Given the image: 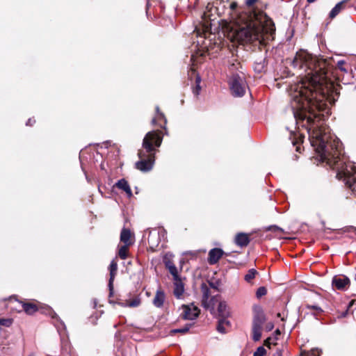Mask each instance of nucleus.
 <instances>
[{"label":"nucleus","instance_id":"nucleus-1","mask_svg":"<svg viewBox=\"0 0 356 356\" xmlns=\"http://www.w3.org/2000/svg\"><path fill=\"white\" fill-rule=\"evenodd\" d=\"M309 72L290 88L291 106L298 124L305 127L310 143L323 162L337 170V177L356 195V163L341 158V143L329 134L321 118L313 112L322 101L323 86L327 83V68H307Z\"/></svg>","mask_w":356,"mask_h":356},{"label":"nucleus","instance_id":"nucleus-2","mask_svg":"<svg viewBox=\"0 0 356 356\" xmlns=\"http://www.w3.org/2000/svg\"><path fill=\"white\" fill-rule=\"evenodd\" d=\"M236 23L239 27L233 32L231 39L243 45L259 47L264 44L268 35L275 32L274 24L263 13H243Z\"/></svg>","mask_w":356,"mask_h":356},{"label":"nucleus","instance_id":"nucleus-3","mask_svg":"<svg viewBox=\"0 0 356 356\" xmlns=\"http://www.w3.org/2000/svg\"><path fill=\"white\" fill-rule=\"evenodd\" d=\"M163 140L161 132L152 131L148 132L143 141L144 150H140L138 156L140 161L136 163V168L143 172L152 169L155 161V147L161 146Z\"/></svg>","mask_w":356,"mask_h":356},{"label":"nucleus","instance_id":"nucleus-4","mask_svg":"<svg viewBox=\"0 0 356 356\" xmlns=\"http://www.w3.org/2000/svg\"><path fill=\"white\" fill-rule=\"evenodd\" d=\"M218 302V318H227L229 316L230 312L229 308L227 306L225 301H218L216 297H212L209 300V296L207 293H204L202 299V305L204 308L209 309L211 312L214 310V305Z\"/></svg>","mask_w":356,"mask_h":356},{"label":"nucleus","instance_id":"nucleus-5","mask_svg":"<svg viewBox=\"0 0 356 356\" xmlns=\"http://www.w3.org/2000/svg\"><path fill=\"white\" fill-rule=\"evenodd\" d=\"M228 82L232 94L234 97H242L244 95L247 88V84L243 74H233L229 78Z\"/></svg>","mask_w":356,"mask_h":356},{"label":"nucleus","instance_id":"nucleus-6","mask_svg":"<svg viewBox=\"0 0 356 356\" xmlns=\"http://www.w3.org/2000/svg\"><path fill=\"white\" fill-rule=\"evenodd\" d=\"M316 58L313 57L311 54L305 51H300L297 52L296 57L293 60V65L299 67H310L312 65L316 66Z\"/></svg>","mask_w":356,"mask_h":356},{"label":"nucleus","instance_id":"nucleus-7","mask_svg":"<svg viewBox=\"0 0 356 356\" xmlns=\"http://www.w3.org/2000/svg\"><path fill=\"white\" fill-rule=\"evenodd\" d=\"M216 11V8L211 3H208L206 6V9L202 16L203 31L204 34L210 31L211 25V22L214 20V18L213 17L215 16Z\"/></svg>","mask_w":356,"mask_h":356},{"label":"nucleus","instance_id":"nucleus-8","mask_svg":"<svg viewBox=\"0 0 356 356\" xmlns=\"http://www.w3.org/2000/svg\"><path fill=\"white\" fill-rule=\"evenodd\" d=\"M332 287L339 291H346L350 285V279L345 275H335L332 280Z\"/></svg>","mask_w":356,"mask_h":356},{"label":"nucleus","instance_id":"nucleus-9","mask_svg":"<svg viewBox=\"0 0 356 356\" xmlns=\"http://www.w3.org/2000/svg\"><path fill=\"white\" fill-rule=\"evenodd\" d=\"M181 313L180 316L185 320H194L196 318L200 313V310L197 307H191L188 305H182Z\"/></svg>","mask_w":356,"mask_h":356},{"label":"nucleus","instance_id":"nucleus-10","mask_svg":"<svg viewBox=\"0 0 356 356\" xmlns=\"http://www.w3.org/2000/svg\"><path fill=\"white\" fill-rule=\"evenodd\" d=\"M253 323L252 325L262 327L266 318L265 314L260 306L256 305L253 307Z\"/></svg>","mask_w":356,"mask_h":356},{"label":"nucleus","instance_id":"nucleus-11","mask_svg":"<svg viewBox=\"0 0 356 356\" xmlns=\"http://www.w3.org/2000/svg\"><path fill=\"white\" fill-rule=\"evenodd\" d=\"M188 75L191 80H195V88L193 90V93L197 96L201 90L200 83L202 81L200 74L196 71L195 68H190L188 72Z\"/></svg>","mask_w":356,"mask_h":356},{"label":"nucleus","instance_id":"nucleus-12","mask_svg":"<svg viewBox=\"0 0 356 356\" xmlns=\"http://www.w3.org/2000/svg\"><path fill=\"white\" fill-rule=\"evenodd\" d=\"M209 49L207 45L205 44L201 47V49H198L197 51L191 56V60L193 61V65H201L202 59L203 56L207 54Z\"/></svg>","mask_w":356,"mask_h":356},{"label":"nucleus","instance_id":"nucleus-13","mask_svg":"<svg viewBox=\"0 0 356 356\" xmlns=\"http://www.w3.org/2000/svg\"><path fill=\"white\" fill-rule=\"evenodd\" d=\"M223 255V251L220 248H213L209 252L208 262L213 265L216 264Z\"/></svg>","mask_w":356,"mask_h":356},{"label":"nucleus","instance_id":"nucleus-14","mask_svg":"<svg viewBox=\"0 0 356 356\" xmlns=\"http://www.w3.org/2000/svg\"><path fill=\"white\" fill-rule=\"evenodd\" d=\"M133 236L131 231L128 229H122L120 234V241L124 243V245H131L133 244Z\"/></svg>","mask_w":356,"mask_h":356},{"label":"nucleus","instance_id":"nucleus-15","mask_svg":"<svg viewBox=\"0 0 356 356\" xmlns=\"http://www.w3.org/2000/svg\"><path fill=\"white\" fill-rule=\"evenodd\" d=\"M109 270H110V279L108 282V287L111 291H113V281L118 270V264L115 260H113L111 262V264L109 266Z\"/></svg>","mask_w":356,"mask_h":356},{"label":"nucleus","instance_id":"nucleus-16","mask_svg":"<svg viewBox=\"0 0 356 356\" xmlns=\"http://www.w3.org/2000/svg\"><path fill=\"white\" fill-rule=\"evenodd\" d=\"M175 280V289H174V295L177 298H181L184 292V286L181 280L179 278Z\"/></svg>","mask_w":356,"mask_h":356},{"label":"nucleus","instance_id":"nucleus-17","mask_svg":"<svg viewBox=\"0 0 356 356\" xmlns=\"http://www.w3.org/2000/svg\"><path fill=\"white\" fill-rule=\"evenodd\" d=\"M116 186L118 188L124 191L129 197L132 196V191L131 190V188H130L128 182L124 179H120L116 183Z\"/></svg>","mask_w":356,"mask_h":356},{"label":"nucleus","instance_id":"nucleus-18","mask_svg":"<svg viewBox=\"0 0 356 356\" xmlns=\"http://www.w3.org/2000/svg\"><path fill=\"white\" fill-rule=\"evenodd\" d=\"M230 322L227 318H219L217 325V330L222 334L227 332V329L230 327Z\"/></svg>","mask_w":356,"mask_h":356},{"label":"nucleus","instance_id":"nucleus-19","mask_svg":"<svg viewBox=\"0 0 356 356\" xmlns=\"http://www.w3.org/2000/svg\"><path fill=\"white\" fill-rule=\"evenodd\" d=\"M165 300V293L160 290H158L153 299V304L156 307H161Z\"/></svg>","mask_w":356,"mask_h":356},{"label":"nucleus","instance_id":"nucleus-20","mask_svg":"<svg viewBox=\"0 0 356 356\" xmlns=\"http://www.w3.org/2000/svg\"><path fill=\"white\" fill-rule=\"evenodd\" d=\"M249 241L248 236L245 234L240 233L236 236L235 243L241 247L248 245Z\"/></svg>","mask_w":356,"mask_h":356},{"label":"nucleus","instance_id":"nucleus-21","mask_svg":"<svg viewBox=\"0 0 356 356\" xmlns=\"http://www.w3.org/2000/svg\"><path fill=\"white\" fill-rule=\"evenodd\" d=\"M346 1H342L338 3L330 11V17L334 18L335 17L343 8Z\"/></svg>","mask_w":356,"mask_h":356},{"label":"nucleus","instance_id":"nucleus-22","mask_svg":"<svg viewBox=\"0 0 356 356\" xmlns=\"http://www.w3.org/2000/svg\"><path fill=\"white\" fill-rule=\"evenodd\" d=\"M165 266L168 268L170 274L173 276L174 280L179 279L178 270L177 267L170 261L165 263Z\"/></svg>","mask_w":356,"mask_h":356},{"label":"nucleus","instance_id":"nucleus-23","mask_svg":"<svg viewBox=\"0 0 356 356\" xmlns=\"http://www.w3.org/2000/svg\"><path fill=\"white\" fill-rule=\"evenodd\" d=\"M261 326L252 325V339L254 341H257L261 339Z\"/></svg>","mask_w":356,"mask_h":356},{"label":"nucleus","instance_id":"nucleus-24","mask_svg":"<svg viewBox=\"0 0 356 356\" xmlns=\"http://www.w3.org/2000/svg\"><path fill=\"white\" fill-rule=\"evenodd\" d=\"M23 309L28 314H32L37 311V307L35 305L31 303H24L22 305Z\"/></svg>","mask_w":356,"mask_h":356},{"label":"nucleus","instance_id":"nucleus-25","mask_svg":"<svg viewBox=\"0 0 356 356\" xmlns=\"http://www.w3.org/2000/svg\"><path fill=\"white\" fill-rule=\"evenodd\" d=\"M129 246L124 245L119 248L118 255L122 259H125L127 257Z\"/></svg>","mask_w":356,"mask_h":356},{"label":"nucleus","instance_id":"nucleus-26","mask_svg":"<svg viewBox=\"0 0 356 356\" xmlns=\"http://www.w3.org/2000/svg\"><path fill=\"white\" fill-rule=\"evenodd\" d=\"M257 272L255 269L252 268L250 269L248 273L245 275V280L248 282H250L252 280H253L257 275Z\"/></svg>","mask_w":356,"mask_h":356},{"label":"nucleus","instance_id":"nucleus-27","mask_svg":"<svg viewBox=\"0 0 356 356\" xmlns=\"http://www.w3.org/2000/svg\"><path fill=\"white\" fill-rule=\"evenodd\" d=\"M71 345L70 344L69 341L66 340L62 341V350L63 351L66 353L67 355H70L71 353Z\"/></svg>","mask_w":356,"mask_h":356},{"label":"nucleus","instance_id":"nucleus-28","mask_svg":"<svg viewBox=\"0 0 356 356\" xmlns=\"http://www.w3.org/2000/svg\"><path fill=\"white\" fill-rule=\"evenodd\" d=\"M156 110L157 115H156V117L152 120V123L156 124V121L157 119L158 120L163 119L164 120V122L165 123L166 119L165 118L163 113L159 111V108L158 106H156Z\"/></svg>","mask_w":356,"mask_h":356},{"label":"nucleus","instance_id":"nucleus-29","mask_svg":"<svg viewBox=\"0 0 356 356\" xmlns=\"http://www.w3.org/2000/svg\"><path fill=\"white\" fill-rule=\"evenodd\" d=\"M140 304V300L139 298H135L132 300L131 301L127 303V306L129 307H136L139 306Z\"/></svg>","mask_w":356,"mask_h":356},{"label":"nucleus","instance_id":"nucleus-30","mask_svg":"<svg viewBox=\"0 0 356 356\" xmlns=\"http://www.w3.org/2000/svg\"><path fill=\"white\" fill-rule=\"evenodd\" d=\"M13 323L11 318H0V325L10 327Z\"/></svg>","mask_w":356,"mask_h":356},{"label":"nucleus","instance_id":"nucleus-31","mask_svg":"<svg viewBox=\"0 0 356 356\" xmlns=\"http://www.w3.org/2000/svg\"><path fill=\"white\" fill-rule=\"evenodd\" d=\"M266 293H267L266 289L264 286H261L257 289L256 295H257V298H261L263 296H265L266 294Z\"/></svg>","mask_w":356,"mask_h":356},{"label":"nucleus","instance_id":"nucleus-32","mask_svg":"<svg viewBox=\"0 0 356 356\" xmlns=\"http://www.w3.org/2000/svg\"><path fill=\"white\" fill-rule=\"evenodd\" d=\"M266 353V350L264 347L260 346L257 348L256 351L254 353V356H264Z\"/></svg>","mask_w":356,"mask_h":356},{"label":"nucleus","instance_id":"nucleus-33","mask_svg":"<svg viewBox=\"0 0 356 356\" xmlns=\"http://www.w3.org/2000/svg\"><path fill=\"white\" fill-rule=\"evenodd\" d=\"M280 73H281L280 76L282 79L288 77L290 75V72L288 70V68L283 67V68H280Z\"/></svg>","mask_w":356,"mask_h":356},{"label":"nucleus","instance_id":"nucleus-34","mask_svg":"<svg viewBox=\"0 0 356 356\" xmlns=\"http://www.w3.org/2000/svg\"><path fill=\"white\" fill-rule=\"evenodd\" d=\"M188 330H189V327L186 326L184 328L172 330H171V333L172 334H175V333H186V332H187L188 331Z\"/></svg>","mask_w":356,"mask_h":356},{"label":"nucleus","instance_id":"nucleus-35","mask_svg":"<svg viewBox=\"0 0 356 356\" xmlns=\"http://www.w3.org/2000/svg\"><path fill=\"white\" fill-rule=\"evenodd\" d=\"M307 308H308L309 309H314V310L316 311L317 312H322L321 308L320 307L317 306V305H307Z\"/></svg>","mask_w":356,"mask_h":356},{"label":"nucleus","instance_id":"nucleus-36","mask_svg":"<svg viewBox=\"0 0 356 356\" xmlns=\"http://www.w3.org/2000/svg\"><path fill=\"white\" fill-rule=\"evenodd\" d=\"M157 235H158V234H152V233L149 234V237H148V243L149 245H154V243L152 241V239H153V237L156 236Z\"/></svg>","mask_w":356,"mask_h":356},{"label":"nucleus","instance_id":"nucleus-37","mask_svg":"<svg viewBox=\"0 0 356 356\" xmlns=\"http://www.w3.org/2000/svg\"><path fill=\"white\" fill-rule=\"evenodd\" d=\"M258 0H246L245 4L248 7H252Z\"/></svg>","mask_w":356,"mask_h":356},{"label":"nucleus","instance_id":"nucleus-38","mask_svg":"<svg viewBox=\"0 0 356 356\" xmlns=\"http://www.w3.org/2000/svg\"><path fill=\"white\" fill-rule=\"evenodd\" d=\"M266 328L268 330H270L273 328V323H268L267 325H266Z\"/></svg>","mask_w":356,"mask_h":356},{"label":"nucleus","instance_id":"nucleus-39","mask_svg":"<svg viewBox=\"0 0 356 356\" xmlns=\"http://www.w3.org/2000/svg\"><path fill=\"white\" fill-rule=\"evenodd\" d=\"M34 122H35V120L32 121L31 119H29V120L26 122V125H32L33 123H34Z\"/></svg>","mask_w":356,"mask_h":356},{"label":"nucleus","instance_id":"nucleus-40","mask_svg":"<svg viewBox=\"0 0 356 356\" xmlns=\"http://www.w3.org/2000/svg\"><path fill=\"white\" fill-rule=\"evenodd\" d=\"M236 7V3H232L230 4V8H231L232 10L235 9Z\"/></svg>","mask_w":356,"mask_h":356},{"label":"nucleus","instance_id":"nucleus-41","mask_svg":"<svg viewBox=\"0 0 356 356\" xmlns=\"http://www.w3.org/2000/svg\"><path fill=\"white\" fill-rule=\"evenodd\" d=\"M204 38V37L200 36V39L197 41V44H200V43H202Z\"/></svg>","mask_w":356,"mask_h":356},{"label":"nucleus","instance_id":"nucleus-42","mask_svg":"<svg viewBox=\"0 0 356 356\" xmlns=\"http://www.w3.org/2000/svg\"><path fill=\"white\" fill-rule=\"evenodd\" d=\"M314 353V351L313 350V353L312 354L310 353H305V354H302L301 356H313L312 355Z\"/></svg>","mask_w":356,"mask_h":356},{"label":"nucleus","instance_id":"nucleus-43","mask_svg":"<svg viewBox=\"0 0 356 356\" xmlns=\"http://www.w3.org/2000/svg\"><path fill=\"white\" fill-rule=\"evenodd\" d=\"M337 64H338V65L341 66V65L345 64V62L343 60H341L338 61Z\"/></svg>","mask_w":356,"mask_h":356},{"label":"nucleus","instance_id":"nucleus-44","mask_svg":"<svg viewBox=\"0 0 356 356\" xmlns=\"http://www.w3.org/2000/svg\"><path fill=\"white\" fill-rule=\"evenodd\" d=\"M315 1H316V0H307V1H308L309 3H313V2H314Z\"/></svg>","mask_w":356,"mask_h":356},{"label":"nucleus","instance_id":"nucleus-45","mask_svg":"<svg viewBox=\"0 0 356 356\" xmlns=\"http://www.w3.org/2000/svg\"><path fill=\"white\" fill-rule=\"evenodd\" d=\"M270 340V338L266 339V345L268 343H269L268 341H269Z\"/></svg>","mask_w":356,"mask_h":356},{"label":"nucleus","instance_id":"nucleus-46","mask_svg":"<svg viewBox=\"0 0 356 356\" xmlns=\"http://www.w3.org/2000/svg\"><path fill=\"white\" fill-rule=\"evenodd\" d=\"M341 70H343L345 72H347V71L346 70V68L341 67Z\"/></svg>","mask_w":356,"mask_h":356},{"label":"nucleus","instance_id":"nucleus-47","mask_svg":"<svg viewBox=\"0 0 356 356\" xmlns=\"http://www.w3.org/2000/svg\"><path fill=\"white\" fill-rule=\"evenodd\" d=\"M278 317H281V314L280 313L277 314Z\"/></svg>","mask_w":356,"mask_h":356},{"label":"nucleus","instance_id":"nucleus-48","mask_svg":"<svg viewBox=\"0 0 356 356\" xmlns=\"http://www.w3.org/2000/svg\"><path fill=\"white\" fill-rule=\"evenodd\" d=\"M276 333H279V334H280V331L277 330L276 331Z\"/></svg>","mask_w":356,"mask_h":356},{"label":"nucleus","instance_id":"nucleus-49","mask_svg":"<svg viewBox=\"0 0 356 356\" xmlns=\"http://www.w3.org/2000/svg\"><path fill=\"white\" fill-rule=\"evenodd\" d=\"M355 280H356V273H355Z\"/></svg>","mask_w":356,"mask_h":356}]
</instances>
